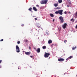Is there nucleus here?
I'll return each mask as SVG.
<instances>
[{
  "label": "nucleus",
  "instance_id": "f257e3e1",
  "mask_svg": "<svg viewBox=\"0 0 77 77\" xmlns=\"http://www.w3.org/2000/svg\"><path fill=\"white\" fill-rule=\"evenodd\" d=\"M56 14H59L60 15H63V10H60L55 12Z\"/></svg>",
  "mask_w": 77,
  "mask_h": 77
},
{
  "label": "nucleus",
  "instance_id": "f03ea898",
  "mask_svg": "<svg viewBox=\"0 0 77 77\" xmlns=\"http://www.w3.org/2000/svg\"><path fill=\"white\" fill-rule=\"evenodd\" d=\"M48 2V0H45L41 1L40 2L41 4H47V3Z\"/></svg>",
  "mask_w": 77,
  "mask_h": 77
},
{
  "label": "nucleus",
  "instance_id": "7ed1b4c3",
  "mask_svg": "<svg viewBox=\"0 0 77 77\" xmlns=\"http://www.w3.org/2000/svg\"><path fill=\"white\" fill-rule=\"evenodd\" d=\"M59 19L60 20L61 23H63L64 22V20H63V17L60 16L59 17Z\"/></svg>",
  "mask_w": 77,
  "mask_h": 77
},
{
  "label": "nucleus",
  "instance_id": "20e7f679",
  "mask_svg": "<svg viewBox=\"0 0 77 77\" xmlns=\"http://www.w3.org/2000/svg\"><path fill=\"white\" fill-rule=\"evenodd\" d=\"M16 52L17 53H20V48H19V47L17 45L16 46Z\"/></svg>",
  "mask_w": 77,
  "mask_h": 77
},
{
  "label": "nucleus",
  "instance_id": "39448f33",
  "mask_svg": "<svg viewBox=\"0 0 77 77\" xmlns=\"http://www.w3.org/2000/svg\"><path fill=\"white\" fill-rule=\"evenodd\" d=\"M66 26H67V23H64L63 25L62 26V27L63 29H65L66 27Z\"/></svg>",
  "mask_w": 77,
  "mask_h": 77
},
{
  "label": "nucleus",
  "instance_id": "423d86ee",
  "mask_svg": "<svg viewBox=\"0 0 77 77\" xmlns=\"http://www.w3.org/2000/svg\"><path fill=\"white\" fill-rule=\"evenodd\" d=\"M50 54L48 53H46L45 54L44 56L45 57H48L49 56H50Z\"/></svg>",
  "mask_w": 77,
  "mask_h": 77
},
{
  "label": "nucleus",
  "instance_id": "0eeeda50",
  "mask_svg": "<svg viewBox=\"0 0 77 77\" xmlns=\"http://www.w3.org/2000/svg\"><path fill=\"white\" fill-rule=\"evenodd\" d=\"M64 59L63 58H60L58 59V61L59 62H63V61H64Z\"/></svg>",
  "mask_w": 77,
  "mask_h": 77
},
{
  "label": "nucleus",
  "instance_id": "6e6552de",
  "mask_svg": "<svg viewBox=\"0 0 77 77\" xmlns=\"http://www.w3.org/2000/svg\"><path fill=\"white\" fill-rule=\"evenodd\" d=\"M25 54H26V55H28V56H29L30 54V52H25Z\"/></svg>",
  "mask_w": 77,
  "mask_h": 77
},
{
  "label": "nucleus",
  "instance_id": "1a4fd4ad",
  "mask_svg": "<svg viewBox=\"0 0 77 77\" xmlns=\"http://www.w3.org/2000/svg\"><path fill=\"white\" fill-rule=\"evenodd\" d=\"M32 9L34 11H38V9H36V7H33L32 8Z\"/></svg>",
  "mask_w": 77,
  "mask_h": 77
},
{
  "label": "nucleus",
  "instance_id": "9d476101",
  "mask_svg": "<svg viewBox=\"0 0 77 77\" xmlns=\"http://www.w3.org/2000/svg\"><path fill=\"white\" fill-rule=\"evenodd\" d=\"M36 51L37 53H40V51H41V49H40V48H38L37 49Z\"/></svg>",
  "mask_w": 77,
  "mask_h": 77
},
{
  "label": "nucleus",
  "instance_id": "9b49d317",
  "mask_svg": "<svg viewBox=\"0 0 77 77\" xmlns=\"http://www.w3.org/2000/svg\"><path fill=\"white\" fill-rule=\"evenodd\" d=\"M72 57H73L72 56H70L66 59V60H68L69 59H71L72 58Z\"/></svg>",
  "mask_w": 77,
  "mask_h": 77
},
{
  "label": "nucleus",
  "instance_id": "f8f14e48",
  "mask_svg": "<svg viewBox=\"0 0 77 77\" xmlns=\"http://www.w3.org/2000/svg\"><path fill=\"white\" fill-rule=\"evenodd\" d=\"M48 44H51V43H52V41L51 40H49L48 41Z\"/></svg>",
  "mask_w": 77,
  "mask_h": 77
},
{
  "label": "nucleus",
  "instance_id": "ddd939ff",
  "mask_svg": "<svg viewBox=\"0 0 77 77\" xmlns=\"http://www.w3.org/2000/svg\"><path fill=\"white\" fill-rule=\"evenodd\" d=\"M58 2L59 3H61L62 2V0H58Z\"/></svg>",
  "mask_w": 77,
  "mask_h": 77
},
{
  "label": "nucleus",
  "instance_id": "4468645a",
  "mask_svg": "<svg viewBox=\"0 0 77 77\" xmlns=\"http://www.w3.org/2000/svg\"><path fill=\"white\" fill-rule=\"evenodd\" d=\"M32 8H31V7H30V8L28 9L29 11H31V12H32Z\"/></svg>",
  "mask_w": 77,
  "mask_h": 77
},
{
  "label": "nucleus",
  "instance_id": "2eb2a0df",
  "mask_svg": "<svg viewBox=\"0 0 77 77\" xmlns=\"http://www.w3.org/2000/svg\"><path fill=\"white\" fill-rule=\"evenodd\" d=\"M54 6H55V7H57V6H58V3L55 4H54Z\"/></svg>",
  "mask_w": 77,
  "mask_h": 77
},
{
  "label": "nucleus",
  "instance_id": "dca6fc26",
  "mask_svg": "<svg viewBox=\"0 0 77 77\" xmlns=\"http://www.w3.org/2000/svg\"><path fill=\"white\" fill-rule=\"evenodd\" d=\"M46 48H47L46 47V46H44L42 47L43 49H46Z\"/></svg>",
  "mask_w": 77,
  "mask_h": 77
},
{
  "label": "nucleus",
  "instance_id": "f3484780",
  "mask_svg": "<svg viewBox=\"0 0 77 77\" xmlns=\"http://www.w3.org/2000/svg\"><path fill=\"white\" fill-rule=\"evenodd\" d=\"M50 16L51 17H54V15H53V14H50Z\"/></svg>",
  "mask_w": 77,
  "mask_h": 77
},
{
  "label": "nucleus",
  "instance_id": "a211bd4d",
  "mask_svg": "<svg viewBox=\"0 0 77 77\" xmlns=\"http://www.w3.org/2000/svg\"><path fill=\"white\" fill-rule=\"evenodd\" d=\"M75 48H76V47H73L72 48V50H75Z\"/></svg>",
  "mask_w": 77,
  "mask_h": 77
},
{
  "label": "nucleus",
  "instance_id": "6ab92c4d",
  "mask_svg": "<svg viewBox=\"0 0 77 77\" xmlns=\"http://www.w3.org/2000/svg\"><path fill=\"white\" fill-rule=\"evenodd\" d=\"M38 26H38H38H37V27H38V28H39L41 27V26H39V24H38Z\"/></svg>",
  "mask_w": 77,
  "mask_h": 77
},
{
  "label": "nucleus",
  "instance_id": "aec40b11",
  "mask_svg": "<svg viewBox=\"0 0 77 77\" xmlns=\"http://www.w3.org/2000/svg\"><path fill=\"white\" fill-rule=\"evenodd\" d=\"M17 44H20V41H19L17 42Z\"/></svg>",
  "mask_w": 77,
  "mask_h": 77
},
{
  "label": "nucleus",
  "instance_id": "412c9836",
  "mask_svg": "<svg viewBox=\"0 0 77 77\" xmlns=\"http://www.w3.org/2000/svg\"><path fill=\"white\" fill-rule=\"evenodd\" d=\"M66 42H67V40H65L64 41V43H66Z\"/></svg>",
  "mask_w": 77,
  "mask_h": 77
},
{
  "label": "nucleus",
  "instance_id": "4be33fe9",
  "mask_svg": "<svg viewBox=\"0 0 77 77\" xmlns=\"http://www.w3.org/2000/svg\"><path fill=\"white\" fill-rule=\"evenodd\" d=\"M25 41L27 42H28V40L27 39H26L25 40Z\"/></svg>",
  "mask_w": 77,
  "mask_h": 77
},
{
  "label": "nucleus",
  "instance_id": "5701e85b",
  "mask_svg": "<svg viewBox=\"0 0 77 77\" xmlns=\"http://www.w3.org/2000/svg\"><path fill=\"white\" fill-rule=\"evenodd\" d=\"M36 7H38V8H39V5H36Z\"/></svg>",
  "mask_w": 77,
  "mask_h": 77
},
{
  "label": "nucleus",
  "instance_id": "b1692460",
  "mask_svg": "<svg viewBox=\"0 0 77 77\" xmlns=\"http://www.w3.org/2000/svg\"><path fill=\"white\" fill-rule=\"evenodd\" d=\"M69 5H71V2H69Z\"/></svg>",
  "mask_w": 77,
  "mask_h": 77
},
{
  "label": "nucleus",
  "instance_id": "393cba45",
  "mask_svg": "<svg viewBox=\"0 0 77 77\" xmlns=\"http://www.w3.org/2000/svg\"><path fill=\"white\" fill-rule=\"evenodd\" d=\"M24 26V24H23L21 25L22 27H23Z\"/></svg>",
  "mask_w": 77,
  "mask_h": 77
},
{
  "label": "nucleus",
  "instance_id": "a878e982",
  "mask_svg": "<svg viewBox=\"0 0 77 77\" xmlns=\"http://www.w3.org/2000/svg\"><path fill=\"white\" fill-rule=\"evenodd\" d=\"M29 50H31V47H30V46H29Z\"/></svg>",
  "mask_w": 77,
  "mask_h": 77
},
{
  "label": "nucleus",
  "instance_id": "bb28decb",
  "mask_svg": "<svg viewBox=\"0 0 77 77\" xmlns=\"http://www.w3.org/2000/svg\"><path fill=\"white\" fill-rule=\"evenodd\" d=\"M1 42H2V41H3V39H2L0 40Z\"/></svg>",
  "mask_w": 77,
  "mask_h": 77
},
{
  "label": "nucleus",
  "instance_id": "cd10ccee",
  "mask_svg": "<svg viewBox=\"0 0 77 77\" xmlns=\"http://www.w3.org/2000/svg\"><path fill=\"white\" fill-rule=\"evenodd\" d=\"M2 62V60H0V63H1Z\"/></svg>",
  "mask_w": 77,
  "mask_h": 77
},
{
  "label": "nucleus",
  "instance_id": "c85d7f7f",
  "mask_svg": "<svg viewBox=\"0 0 77 77\" xmlns=\"http://www.w3.org/2000/svg\"><path fill=\"white\" fill-rule=\"evenodd\" d=\"M66 11H65L64 12V14H66Z\"/></svg>",
  "mask_w": 77,
  "mask_h": 77
},
{
  "label": "nucleus",
  "instance_id": "c756f323",
  "mask_svg": "<svg viewBox=\"0 0 77 77\" xmlns=\"http://www.w3.org/2000/svg\"><path fill=\"white\" fill-rule=\"evenodd\" d=\"M59 8H58V7H57V9H59Z\"/></svg>",
  "mask_w": 77,
  "mask_h": 77
},
{
  "label": "nucleus",
  "instance_id": "7c9ffc66",
  "mask_svg": "<svg viewBox=\"0 0 77 77\" xmlns=\"http://www.w3.org/2000/svg\"><path fill=\"white\" fill-rule=\"evenodd\" d=\"M71 20V21H73V18Z\"/></svg>",
  "mask_w": 77,
  "mask_h": 77
},
{
  "label": "nucleus",
  "instance_id": "2f4dec72",
  "mask_svg": "<svg viewBox=\"0 0 77 77\" xmlns=\"http://www.w3.org/2000/svg\"><path fill=\"white\" fill-rule=\"evenodd\" d=\"M77 25H76L75 26V29H77Z\"/></svg>",
  "mask_w": 77,
  "mask_h": 77
},
{
  "label": "nucleus",
  "instance_id": "473e14b6",
  "mask_svg": "<svg viewBox=\"0 0 77 77\" xmlns=\"http://www.w3.org/2000/svg\"><path fill=\"white\" fill-rule=\"evenodd\" d=\"M30 57H31L32 58V57H33V56H30Z\"/></svg>",
  "mask_w": 77,
  "mask_h": 77
},
{
  "label": "nucleus",
  "instance_id": "72a5a7b5",
  "mask_svg": "<svg viewBox=\"0 0 77 77\" xmlns=\"http://www.w3.org/2000/svg\"><path fill=\"white\" fill-rule=\"evenodd\" d=\"M35 20H37V18H35Z\"/></svg>",
  "mask_w": 77,
  "mask_h": 77
},
{
  "label": "nucleus",
  "instance_id": "f704fd0d",
  "mask_svg": "<svg viewBox=\"0 0 77 77\" xmlns=\"http://www.w3.org/2000/svg\"><path fill=\"white\" fill-rule=\"evenodd\" d=\"M69 14H71V12H70V11H69Z\"/></svg>",
  "mask_w": 77,
  "mask_h": 77
},
{
  "label": "nucleus",
  "instance_id": "c9c22d12",
  "mask_svg": "<svg viewBox=\"0 0 77 77\" xmlns=\"http://www.w3.org/2000/svg\"><path fill=\"white\" fill-rule=\"evenodd\" d=\"M53 22H54V20L53 19Z\"/></svg>",
  "mask_w": 77,
  "mask_h": 77
},
{
  "label": "nucleus",
  "instance_id": "e433bc0d",
  "mask_svg": "<svg viewBox=\"0 0 77 77\" xmlns=\"http://www.w3.org/2000/svg\"><path fill=\"white\" fill-rule=\"evenodd\" d=\"M2 68V66H0V68Z\"/></svg>",
  "mask_w": 77,
  "mask_h": 77
},
{
  "label": "nucleus",
  "instance_id": "4c0bfd02",
  "mask_svg": "<svg viewBox=\"0 0 77 77\" xmlns=\"http://www.w3.org/2000/svg\"><path fill=\"white\" fill-rule=\"evenodd\" d=\"M67 7H69V5H67Z\"/></svg>",
  "mask_w": 77,
  "mask_h": 77
},
{
  "label": "nucleus",
  "instance_id": "58836bf2",
  "mask_svg": "<svg viewBox=\"0 0 77 77\" xmlns=\"http://www.w3.org/2000/svg\"><path fill=\"white\" fill-rule=\"evenodd\" d=\"M67 1H68V2H69V1H70V0H67Z\"/></svg>",
  "mask_w": 77,
  "mask_h": 77
},
{
  "label": "nucleus",
  "instance_id": "ea45409f",
  "mask_svg": "<svg viewBox=\"0 0 77 77\" xmlns=\"http://www.w3.org/2000/svg\"><path fill=\"white\" fill-rule=\"evenodd\" d=\"M63 75H65V73H64L63 74Z\"/></svg>",
  "mask_w": 77,
  "mask_h": 77
},
{
  "label": "nucleus",
  "instance_id": "a19ab883",
  "mask_svg": "<svg viewBox=\"0 0 77 77\" xmlns=\"http://www.w3.org/2000/svg\"><path fill=\"white\" fill-rule=\"evenodd\" d=\"M53 45H54V44H52V46H53Z\"/></svg>",
  "mask_w": 77,
  "mask_h": 77
},
{
  "label": "nucleus",
  "instance_id": "79ce46f5",
  "mask_svg": "<svg viewBox=\"0 0 77 77\" xmlns=\"http://www.w3.org/2000/svg\"><path fill=\"white\" fill-rule=\"evenodd\" d=\"M18 69H20V68H18Z\"/></svg>",
  "mask_w": 77,
  "mask_h": 77
},
{
  "label": "nucleus",
  "instance_id": "37998d69",
  "mask_svg": "<svg viewBox=\"0 0 77 77\" xmlns=\"http://www.w3.org/2000/svg\"><path fill=\"white\" fill-rule=\"evenodd\" d=\"M33 17H35V16H33Z\"/></svg>",
  "mask_w": 77,
  "mask_h": 77
},
{
  "label": "nucleus",
  "instance_id": "c03bdc74",
  "mask_svg": "<svg viewBox=\"0 0 77 77\" xmlns=\"http://www.w3.org/2000/svg\"><path fill=\"white\" fill-rule=\"evenodd\" d=\"M76 77H77V75H76Z\"/></svg>",
  "mask_w": 77,
  "mask_h": 77
},
{
  "label": "nucleus",
  "instance_id": "a18cd8bd",
  "mask_svg": "<svg viewBox=\"0 0 77 77\" xmlns=\"http://www.w3.org/2000/svg\"><path fill=\"white\" fill-rule=\"evenodd\" d=\"M73 22H74V21H73Z\"/></svg>",
  "mask_w": 77,
  "mask_h": 77
}]
</instances>
